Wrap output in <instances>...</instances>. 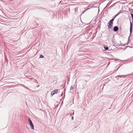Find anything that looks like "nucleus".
Here are the masks:
<instances>
[{
	"mask_svg": "<svg viewBox=\"0 0 133 133\" xmlns=\"http://www.w3.org/2000/svg\"><path fill=\"white\" fill-rule=\"evenodd\" d=\"M58 89H56L52 91L51 92V95L52 96H53L55 94H57L58 92Z\"/></svg>",
	"mask_w": 133,
	"mask_h": 133,
	"instance_id": "f03ea898",
	"label": "nucleus"
},
{
	"mask_svg": "<svg viewBox=\"0 0 133 133\" xmlns=\"http://www.w3.org/2000/svg\"><path fill=\"white\" fill-rule=\"evenodd\" d=\"M85 11H84L83 12V13L84 12H85Z\"/></svg>",
	"mask_w": 133,
	"mask_h": 133,
	"instance_id": "9b49d317",
	"label": "nucleus"
},
{
	"mask_svg": "<svg viewBox=\"0 0 133 133\" xmlns=\"http://www.w3.org/2000/svg\"><path fill=\"white\" fill-rule=\"evenodd\" d=\"M130 31L131 32L132 31V26L131 22H130Z\"/></svg>",
	"mask_w": 133,
	"mask_h": 133,
	"instance_id": "423d86ee",
	"label": "nucleus"
},
{
	"mask_svg": "<svg viewBox=\"0 0 133 133\" xmlns=\"http://www.w3.org/2000/svg\"><path fill=\"white\" fill-rule=\"evenodd\" d=\"M73 88H74L72 86H71L70 88V90H71L72 89H73Z\"/></svg>",
	"mask_w": 133,
	"mask_h": 133,
	"instance_id": "1a4fd4ad",
	"label": "nucleus"
},
{
	"mask_svg": "<svg viewBox=\"0 0 133 133\" xmlns=\"http://www.w3.org/2000/svg\"><path fill=\"white\" fill-rule=\"evenodd\" d=\"M104 48L106 50H108V47H105V46L104 47Z\"/></svg>",
	"mask_w": 133,
	"mask_h": 133,
	"instance_id": "6e6552de",
	"label": "nucleus"
},
{
	"mask_svg": "<svg viewBox=\"0 0 133 133\" xmlns=\"http://www.w3.org/2000/svg\"><path fill=\"white\" fill-rule=\"evenodd\" d=\"M44 57L43 55H40V57L41 58H43Z\"/></svg>",
	"mask_w": 133,
	"mask_h": 133,
	"instance_id": "0eeeda50",
	"label": "nucleus"
},
{
	"mask_svg": "<svg viewBox=\"0 0 133 133\" xmlns=\"http://www.w3.org/2000/svg\"><path fill=\"white\" fill-rule=\"evenodd\" d=\"M29 124L31 126V128L33 129H34V126L33 124L32 123V122L31 123H30Z\"/></svg>",
	"mask_w": 133,
	"mask_h": 133,
	"instance_id": "20e7f679",
	"label": "nucleus"
},
{
	"mask_svg": "<svg viewBox=\"0 0 133 133\" xmlns=\"http://www.w3.org/2000/svg\"><path fill=\"white\" fill-rule=\"evenodd\" d=\"M131 15L132 18V19H133V14H132V13H131Z\"/></svg>",
	"mask_w": 133,
	"mask_h": 133,
	"instance_id": "9d476101",
	"label": "nucleus"
},
{
	"mask_svg": "<svg viewBox=\"0 0 133 133\" xmlns=\"http://www.w3.org/2000/svg\"><path fill=\"white\" fill-rule=\"evenodd\" d=\"M118 29V28L117 26H115L114 28V30L115 31H117Z\"/></svg>",
	"mask_w": 133,
	"mask_h": 133,
	"instance_id": "7ed1b4c3",
	"label": "nucleus"
},
{
	"mask_svg": "<svg viewBox=\"0 0 133 133\" xmlns=\"http://www.w3.org/2000/svg\"><path fill=\"white\" fill-rule=\"evenodd\" d=\"M115 17L112 18L111 20H110L108 23V27L110 29L111 28V26L113 24V21L114 20Z\"/></svg>",
	"mask_w": 133,
	"mask_h": 133,
	"instance_id": "f257e3e1",
	"label": "nucleus"
},
{
	"mask_svg": "<svg viewBox=\"0 0 133 133\" xmlns=\"http://www.w3.org/2000/svg\"><path fill=\"white\" fill-rule=\"evenodd\" d=\"M28 121L29 124L32 123L31 121V120L30 119V118L29 117L28 118Z\"/></svg>",
	"mask_w": 133,
	"mask_h": 133,
	"instance_id": "39448f33",
	"label": "nucleus"
}]
</instances>
